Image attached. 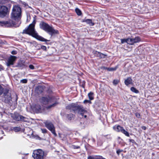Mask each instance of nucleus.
Listing matches in <instances>:
<instances>
[{
  "label": "nucleus",
  "instance_id": "a211bd4d",
  "mask_svg": "<svg viewBox=\"0 0 159 159\" xmlns=\"http://www.w3.org/2000/svg\"><path fill=\"white\" fill-rule=\"evenodd\" d=\"M113 129L117 132H121L123 127L119 125H115L113 127Z\"/></svg>",
  "mask_w": 159,
  "mask_h": 159
},
{
  "label": "nucleus",
  "instance_id": "c85d7f7f",
  "mask_svg": "<svg viewBox=\"0 0 159 159\" xmlns=\"http://www.w3.org/2000/svg\"><path fill=\"white\" fill-rule=\"evenodd\" d=\"M117 68V66H116L115 67H111L110 68L108 67V70L109 71H113L116 70Z\"/></svg>",
  "mask_w": 159,
  "mask_h": 159
},
{
  "label": "nucleus",
  "instance_id": "c756f323",
  "mask_svg": "<svg viewBox=\"0 0 159 159\" xmlns=\"http://www.w3.org/2000/svg\"><path fill=\"white\" fill-rule=\"evenodd\" d=\"M73 115L71 113L68 114L67 116V118L69 120H71L73 117Z\"/></svg>",
  "mask_w": 159,
  "mask_h": 159
},
{
  "label": "nucleus",
  "instance_id": "423d86ee",
  "mask_svg": "<svg viewBox=\"0 0 159 159\" xmlns=\"http://www.w3.org/2000/svg\"><path fill=\"white\" fill-rule=\"evenodd\" d=\"M44 155V152L41 149L34 150L32 155L34 159H43Z\"/></svg>",
  "mask_w": 159,
  "mask_h": 159
},
{
  "label": "nucleus",
  "instance_id": "1a4fd4ad",
  "mask_svg": "<svg viewBox=\"0 0 159 159\" xmlns=\"http://www.w3.org/2000/svg\"><path fill=\"white\" fill-rule=\"evenodd\" d=\"M39 101L43 104L47 105L52 102V98L49 96L43 97L39 99Z\"/></svg>",
  "mask_w": 159,
  "mask_h": 159
},
{
  "label": "nucleus",
  "instance_id": "7c9ffc66",
  "mask_svg": "<svg viewBox=\"0 0 159 159\" xmlns=\"http://www.w3.org/2000/svg\"><path fill=\"white\" fill-rule=\"evenodd\" d=\"M4 90L5 89L0 85V96L3 93L4 91Z\"/></svg>",
  "mask_w": 159,
  "mask_h": 159
},
{
  "label": "nucleus",
  "instance_id": "a878e982",
  "mask_svg": "<svg viewBox=\"0 0 159 159\" xmlns=\"http://www.w3.org/2000/svg\"><path fill=\"white\" fill-rule=\"evenodd\" d=\"M93 93L92 92H90L88 94V96L89 99L90 100H92L93 99L94 97H93Z\"/></svg>",
  "mask_w": 159,
  "mask_h": 159
},
{
  "label": "nucleus",
  "instance_id": "864d4df0",
  "mask_svg": "<svg viewBox=\"0 0 159 159\" xmlns=\"http://www.w3.org/2000/svg\"><path fill=\"white\" fill-rule=\"evenodd\" d=\"M17 67H20L21 66V65L20 64L18 63L17 66Z\"/></svg>",
  "mask_w": 159,
  "mask_h": 159
},
{
  "label": "nucleus",
  "instance_id": "3c124183",
  "mask_svg": "<svg viewBox=\"0 0 159 159\" xmlns=\"http://www.w3.org/2000/svg\"><path fill=\"white\" fill-rule=\"evenodd\" d=\"M88 159H94V157L91 156H89L88 157Z\"/></svg>",
  "mask_w": 159,
  "mask_h": 159
},
{
  "label": "nucleus",
  "instance_id": "dca6fc26",
  "mask_svg": "<svg viewBox=\"0 0 159 159\" xmlns=\"http://www.w3.org/2000/svg\"><path fill=\"white\" fill-rule=\"evenodd\" d=\"M124 83L125 85L128 86L129 84H133V80L131 77H128L124 81Z\"/></svg>",
  "mask_w": 159,
  "mask_h": 159
},
{
  "label": "nucleus",
  "instance_id": "bb28decb",
  "mask_svg": "<svg viewBox=\"0 0 159 159\" xmlns=\"http://www.w3.org/2000/svg\"><path fill=\"white\" fill-rule=\"evenodd\" d=\"M106 56L107 55H106L100 52L99 55L98 56V57H99L100 59L104 58H105Z\"/></svg>",
  "mask_w": 159,
  "mask_h": 159
},
{
  "label": "nucleus",
  "instance_id": "2eb2a0df",
  "mask_svg": "<svg viewBox=\"0 0 159 159\" xmlns=\"http://www.w3.org/2000/svg\"><path fill=\"white\" fill-rule=\"evenodd\" d=\"M37 113H39L42 112V109L41 106L39 104H36L33 109Z\"/></svg>",
  "mask_w": 159,
  "mask_h": 159
},
{
  "label": "nucleus",
  "instance_id": "39448f33",
  "mask_svg": "<svg viewBox=\"0 0 159 159\" xmlns=\"http://www.w3.org/2000/svg\"><path fill=\"white\" fill-rule=\"evenodd\" d=\"M2 94L1 97L2 101L9 104H11L12 98L11 93L9 92V90L7 89H5Z\"/></svg>",
  "mask_w": 159,
  "mask_h": 159
},
{
  "label": "nucleus",
  "instance_id": "6e6552de",
  "mask_svg": "<svg viewBox=\"0 0 159 159\" xmlns=\"http://www.w3.org/2000/svg\"><path fill=\"white\" fill-rule=\"evenodd\" d=\"M10 8L5 5L0 6V17L6 16L9 12Z\"/></svg>",
  "mask_w": 159,
  "mask_h": 159
},
{
  "label": "nucleus",
  "instance_id": "4be33fe9",
  "mask_svg": "<svg viewBox=\"0 0 159 159\" xmlns=\"http://www.w3.org/2000/svg\"><path fill=\"white\" fill-rule=\"evenodd\" d=\"M58 104V102H54V103H53L52 104L46 107V108L47 109H49L52 107H54Z\"/></svg>",
  "mask_w": 159,
  "mask_h": 159
},
{
  "label": "nucleus",
  "instance_id": "ddd939ff",
  "mask_svg": "<svg viewBox=\"0 0 159 159\" xmlns=\"http://www.w3.org/2000/svg\"><path fill=\"white\" fill-rule=\"evenodd\" d=\"M128 44L133 45L135 43H138L141 41L140 38L139 37H136L134 38H128Z\"/></svg>",
  "mask_w": 159,
  "mask_h": 159
},
{
  "label": "nucleus",
  "instance_id": "6ab92c4d",
  "mask_svg": "<svg viewBox=\"0 0 159 159\" xmlns=\"http://www.w3.org/2000/svg\"><path fill=\"white\" fill-rule=\"evenodd\" d=\"M83 22H86L90 26H93L94 25V23L92 22V20L90 19H84L83 20Z\"/></svg>",
  "mask_w": 159,
  "mask_h": 159
},
{
  "label": "nucleus",
  "instance_id": "79ce46f5",
  "mask_svg": "<svg viewBox=\"0 0 159 159\" xmlns=\"http://www.w3.org/2000/svg\"><path fill=\"white\" fill-rule=\"evenodd\" d=\"M41 48L44 51H46L47 50V47L43 45H42L41 46Z\"/></svg>",
  "mask_w": 159,
  "mask_h": 159
},
{
  "label": "nucleus",
  "instance_id": "09e8293b",
  "mask_svg": "<svg viewBox=\"0 0 159 159\" xmlns=\"http://www.w3.org/2000/svg\"><path fill=\"white\" fill-rule=\"evenodd\" d=\"M3 70L4 68L3 66L2 65H0V70L1 71Z\"/></svg>",
  "mask_w": 159,
  "mask_h": 159
},
{
  "label": "nucleus",
  "instance_id": "f257e3e1",
  "mask_svg": "<svg viewBox=\"0 0 159 159\" xmlns=\"http://www.w3.org/2000/svg\"><path fill=\"white\" fill-rule=\"evenodd\" d=\"M66 109L73 112L75 113H77L82 118H86L88 114V112L81 105L79 104L77 102L71 103L68 105L66 107Z\"/></svg>",
  "mask_w": 159,
  "mask_h": 159
},
{
  "label": "nucleus",
  "instance_id": "7ed1b4c3",
  "mask_svg": "<svg viewBox=\"0 0 159 159\" xmlns=\"http://www.w3.org/2000/svg\"><path fill=\"white\" fill-rule=\"evenodd\" d=\"M39 26L41 29L48 33L51 36L53 34L58 33L57 30H54L52 26L44 22H41L39 24Z\"/></svg>",
  "mask_w": 159,
  "mask_h": 159
},
{
  "label": "nucleus",
  "instance_id": "72a5a7b5",
  "mask_svg": "<svg viewBox=\"0 0 159 159\" xmlns=\"http://www.w3.org/2000/svg\"><path fill=\"white\" fill-rule=\"evenodd\" d=\"M103 139H111V136L110 135H104L103 137Z\"/></svg>",
  "mask_w": 159,
  "mask_h": 159
},
{
  "label": "nucleus",
  "instance_id": "5fc2aeb1",
  "mask_svg": "<svg viewBox=\"0 0 159 159\" xmlns=\"http://www.w3.org/2000/svg\"><path fill=\"white\" fill-rule=\"evenodd\" d=\"M3 43H4L2 42V41H0V46L2 44H3Z\"/></svg>",
  "mask_w": 159,
  "mask_h": 159
},
{
  "label": "nucleus",
  "instance_id": "4c0bfd02",
  "mask_svg": "<svg viewBox=\"0 0 159 159\" xmlns=\"http://www.w3.org/2000/svg\"><path fill=\"white\" fill-rule=\"evenodd\" d=\"M20 81L22 83H26L27 82V80L26 79H24L21 80Z\"/></svg>",
  "mask_w": 159,
  "mask_h": 159
},
{
  "label": "nucleus",
  "instance_id": "a19ab883",
  "mask_svg": "<svg viewBox=\"0 0 159 159\" xmlns=\"http://www.w3.org/2000/svg\"><path fill=\"white\" fill-rule=\"evenodd\" d=\"M41 130L42 132L44 134L46 133L47 131V130L45 129H41Z\"/></svg>",
  "mask_w": 159,
  "mask_h": 159
},
{
  "label": "nucleus",
  "instance_id": "58836bf2",
  "mask_svg": "<svg viewBox=\"0 0 159 159\" xmlns=\"http://www.w3.org/2000/svg\"><path fill=\"white\" fill-rule=\"evenodd\" d=\"M129 141L133 143V144H137V143L135 142V141L133 139H129Z\"/></svg>",
  "mask_w": 159,
  "mask_h": 159
},
{
  "label": "nucleus",
  "instance_id": "473e14b6",
  "mask_svg": "<svg viewBox=\"0 0 159 159\" xmlns=\"http://www.w3.org/2000/svg\"><path fill=\"white\" fill-rule=\"evenodd\" d=\"M72 148L74 149H77L80 148V147L79 146L72 145Z\"/></svg>",
  "mask_w": 159,
  "mask_h": 159
},
{
  "label": "nucleus",
  "instance_id": "de8ad7c7",
  "mask_svg": "<svg viewBox=\"0 0 159 159\" xmlns=\"http://www.w3.org/2000/svg\"><path fill=\"white\" fill-rule=\"evenodd\" d=\"M11 53L13 55H16L17 53V52L16 51L13 50L11 51Z\"/></svg>",
  "mask_w": 159,
  "mask_h": 159
},
{
  "label": "nucleus",
  "instance_id": "603ef678",
  "mask_svg": "<svg viewBox=\"0 0 159 159\" xmlns=\"http://www.w3.org/2000/svg\"><path fill=\"white\" fill-rule=\"evenodd\" d=\"M102 68H103V69L105 70H108V67L103 66L102 67Z\"/></svg>",
  "mask_w": 159,
  "mask_h": 159
},
{
  "label": "nucleus",
  "instance_id": "2f4dec72",
  "mask_svg": "<svg viewBox=\"0 0 159 159\" xmlns=\"http://www.w3.org/2000/svg\"><path fill=\"white\" fill-rule=\"evenodd\" d=\"M120 82V80H114L113 81V84L114 85H117Z\"/></svg>",
  "mask_w": 159,
  "mask_h": 159
},
{
  "label": "nucleus",
  "instance_id": "4468645a",
  "mask_svg": "<svg viewBox=\"0 0 159 159\" xmlns=\"http://www.w3.org/2000/svg\"><path fill=\"white\" fill-rule=\"evenodd\" d=\"M12 2L10 0H0V4L5 5L10 8Z\"/></svg>",
  "mask_w": 159,
  "mask_h": 159
},
{
  "label": "nucleus",
  "instance_id": "5701e85b",
  "mask_svg": "<svg viewBox=\"0 0 159 159\" xmlns=\"http://www.w3.org/2000/svg\"><path fill=\"white\" fill-rule=\"evenodd\" d=\"M31 136L33 138L35 139H38L39 140H41V138L37 134L35 135L33 133L32 134Z\"/></svg>",
  "mask_w": 159,
  "mask_h": 159
},
{
  "label": "nucleus",
  "instance_id": "20e7f679",
  "mask_svg": "<svg viewBox=\"0 0 159 159\" xmlns=\"http://www.w3.org/2000/svg\"><path fill=\"white\" fill-rule=\"evenodd\" d=\"M21 11L20 7L16 5L14 6L11 13V19L16 21L20 19V18Z\"/></svg>",
  "mask_w": 159,
  "mask_h": 159
},
{
  "label": "nucleus",
  "instance_id": "8fccbe9b",
  "mask_svg": "<svg viewBox=\"0 0 159 159\" xmlns=\"http://www.w3.org/2000/svg\"><path fill=\"white\" fill-rule=\"evenodd\" d=\"M141 128L143 129L144 130H145L146 129V127L145 126H142L141 127Z\"/></svg>",
  "mask_w": 159,
  "mask_h": 159
},
{
  "label": "nucleus",
  "instance_id": "a18cd8bd",
  "mask_svg": "<svg viewBox=\"0 0 159 159\" xmlns=\"http://www.w3.org/2000/svg\"><path fill=\"white\" fill-rule=\"evenodd\" d=\"M95 159H106L101 156H99L96 157L95 158Z\"/></svg>",
  "mask_w": 159,
  "mask_h": 159
},
{
  "label": "nucleus",
  "instance_id": "aec40b11",
  "mask_svg": "<svg viewBox=\"0 0 159 159\" xmlns=\"http://www.w3.org/2000/svg\"><path fill=\"white\" fill-rule=\"evenodd\" d=\"M21 128L19 127H11V130H13L15 132H18L21 130Z\"/></svg>",
  "mask_w": 159,
  "mask_h": 159
},
{
  "label": "nucleus",
  "instance_id": "412c9836",
  "mask_svg": "<svg viewBox=\"0 0 159 159\" xmlns=\"http://www.w3.org/2000/svg\"><path fill=\"white\" fill-rule=\"evenodd\" d=\"M58 135L60 138L63 140H65L66 139V136L64 134L59 133Z\"/></svg>",
  "mask_w": 159,
  "mask_h": 159
},
{
  "label": "nucleus",
  "instance_id": "cd10ccee",
  "mask_svg": "<svg viewBox=\"0 0 159 159\" xmlns=\"http://www.w3.org/2000/svg\"><path fill=\"white\" fill-rule=\"evenodd\" d=\"M121 132L127 136L129 137V133L127 131H126L125 129H124V128L122 130Z\"/></svg>",
  "mask_w": 159,
  "mask_h": 159
},
{
  "label": "nucleus",
  "instance_id": "ea45409f",
  "mask_svg": "<svg viewBox=\"0 0 159 159\" xmlns=\"http://www.w3.org/2000/svg\"><path fill=\"white\" fill-rule=\"evenodd\" d=\"M123 151V150L118 149L116 151V152L117 154V155H120V153L121 152H122Z\"/></svg>",
  "mask_w": 159,
  "mask_h": 159
},
{
  "label": "nucleus",
  "instance_id": "c9c22d12",
  "mask_svg": "<svg viewBox=\"0 0 159 159\" xmlns=\"http://www.w3.org/2000/svg\"><path fill=\"white\" fill-rule=\"evenodd\" d=\"M99 53H100L99 52H98L96 51H93V54H94V56L96 57H98V56L99 55Z\"/></svg>",
  "mask_w": 159,
  "mask_h": 159
},
{
  "label": "nucleus",
  "instance_id": "0eeeda50",
  "mask_svg": "<svg viewBox=\"0 0 159 159\" xmlns=\"http://www.w3.org/2000/svg\"><path fill=\"white\" fill-rule=\"evenodd\" d=\"M11 117L13 120L18 121L27 122L29 121L27 118L23 116L17 112H15L12 114Z\"/></svg>",
  "mask_w": 159,
  "mask_h": 159
},
{
  "label": "nucleus",
  "instance_id": "e433bc0d",
  "mask_svg": "<svg viewBox=\"0 0 159 159\" xmlns=\"http://www.w3.org/2000/svg\"><path fill=\"white\" fill-rule=\"evenodd\" d=\"M91 100H90V99L89 100H85L84 101V103H89V104H91Z\"/></svg>",
  "mask_w": 159,
  "mask_h": 159
},
{
  "label": "nucleus",
  "instance_id": "b1692460",
  "mask_svg": "<svg viewBox=\"0 0 159 159\" xmlns=\"http://www.w3.org/2000/svg\"><path fill=\"white\" fill-rule=\"evenodd\" d=\"M75 11L76 13L78 16H80L82 14V12L79 8H76L75 9Z\"/></svg>",
  "mask_w": 159,
  "mask_h": 159
},
{
  "label": "nucleus",
  "instance_id": "6e6d98bb",
  "mask_svg": "<svg viewBox=\"0 0 159 159\" xmlns=\"http://www.w3.org/2000/svg\"><path fill=\"white\" fill-rule=\"evenodd\" d=\"M22 159H26V158L25 157H23Z\"/></svg>",
  "mask_w": 159,
  "mask_h": 159
},
{
  "label": "nucleus",
  "instance_id": "f704fd0d",
  "mask_svg": "<svg viewBox=\"0 0 159 159\" xmlns=\"http://www.w3.org/2000/svg\"><path fill=\"white\" fill-rule=\"evenodd\" d=\"M128 39H121V43H128Z\"/></svg>",
  "mask_w": 159,
  "mask_h": 159
},
{
  "label": "nucleus",
  "instance_id": "c03bdc74",
  "mask_svg": "<svg viewBox=\"0 0 159 159\" xmlns=\"http://www.w3.org/2000/svg\"><path fill=\"white\" fill-rule=\"evenodd\" d=\"M4 134V132L1 127H0V136Z\"/></svg>",
  "mask_w": 159,
  "mask_h": 159
},
{
  "label": "nucleus",
  "instance_id": "13d9d810",
  "mask_svg": "<svg viewBox=\"0 0 159 159\" xmlns=\"http://www.w3.org/2000/svg\"><path fill=\"white\" fill-rule=\"evenodd\" d=\"M93 141L94 142V140L93 139Z\"/></svg>",
  "mask_w": 159,
  "mask_h": 159
},
{
  "label": "nucleus",
  "instance_id": "9b49d317",
  "mask_svg": "<svg viewBox=\"0 0 159 159\" xmlns=\"http://www.w3.org/2000/svg\"><path fill=\"white\" fill-rule=\"evenodd\" d=\"M0 25L2 26L7 27L12 26L17 27L19 26H16L15 22L11 20L7 21H0Z\"/></svg>",
  "mask_w": 159,
  "mask_h": 159
},
{
  "label": "nucleus",
  "instance_id": "f3484780",
  "mask_svg": "<svg viewBox=\"0 0 159 159\" xmlns=\"http://www.w3.org/2000/svg\"><path fill=\"white\" fill-rule=\"evenodd\" d=\"M35 92L38 94H40L43 93V89L41 86H38L36 87L35 89Z\"/></svg>",
  "mask_w": 159,
  "mask_h": 159
},
{
  "label": "nucleus",
  "instance_id": "9d476101",
  "mask_svg": "<svg viewBox=\"0 0 159 159\" xmlns=\"http://www.w3.org/2000/svg\"><path fill=\"white\" fill-rule=\"evenodd\" d=\"M45 124L46 128L51 132L54 136H57V134L55 132V128L52 123L50 122L46 121Z\"/></svg>",
  "mask_w": 159,
  "mask_h": 159
},
{
  "label": "nucleus",
  "instance_id": "f03ea898",
  "mask_svg": "<svg viewBox=\"0 0 159 159\" xmlns=\"http://www.w3.org/2000/svg\"><path fill=\"white\" fill-rule=\"evenodd\" d=\"M35 20H34L32 23L30 24L28 27L26 28L23 30L22 34H29L37 40L42 42L49 41L50 40H47L38 34L35 29Z\"/></svg>",
  "mask_w": 159,
  "mask_h": 159
},
{
  "label": "nucleus",
  "instance_id": "f8f14e48",
  "mask_svg": "<svg viewBox=\"0 0 159 159\" xmlns=\"http://www.w3.org/2000/svg\"><path fill=\"white\" fill-rule=\"evenodd\" d=\"M17 57L11 55L6 62V65L7 67H9L14 64L15 61L16 60Z\"/></svg>",
  "mask_w": 159,
  "mask_h": 159
},
{
  "label": "nucleus",
  "instance_id": "49530a36",
  "mask_svg": "<svg viewBox=\"0 0 159 159\" xmlns=\"http://www.w3.org/2000/svg\"><path fill=\"white\" fill-rule=\"evenodd\" d=\"M29 66V68L32 70H33L34 68V66L32 65H30Z\"/></svg>",
  "mask_w": 159,
  "mask_h": 159
},
{
  "label": "nucleus",
  "instance_id": "37998d69",
  "mask_svg": "<svg viewBox=\"0 0 159 159\" xmlns=\"http://www.w3.org/2000/svg\"><path fill=\"white\" fill-rule=\"evenodd\" d=\"M135 116L138 118H140V115L139 113L136 112L135 113Z\"/></svg>",
  "mask_w": 159,
  "mask_h": 159
},
{
  "label": "nucleus",
  "instance_id": "4d7b16f0",
  "mask_svg": "<svg viewBox=\"0 0 159 159\" xmlns=\"http://www.w3.org/2000/svg\"><path fill=\"white\" fill-rule=\"evenodd\" d=\"M2 138V136H1L0 138V139H1Z\"/></svg>",
  "mask_w": 159,
  "mask_h": 159
},
{
  "label": "nucleus",
  "instance_id": "393cba45",
  "mask_svg": "<svg viewBox=\"0 0 159 159\" xmlns=\"http://www.w3.org/2000/svg\"><path fill=\"white\" fill-rule=\"evenodd\" d=\"M130 90L132 92L136 93H138L139 92V91L136 88L133 87L131 88Z\"/></svg>",
  "mask_w": 159,
  "mask_h": 159
}]
</instances>
